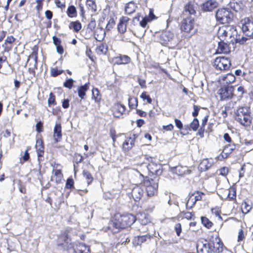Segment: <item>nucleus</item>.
<instances>
[{"instance_id": "f3484780", "label": "nucleus", "mask_w": 253, "mask_h": 253, "mask_svg": "<svg viewBox=\"0 0 253 253\" xmlns=\"http://www.w3.org/2000/svg\"><path fill=\"white\" fill-rule=\"evenodd\" d=\"M129 18L126 16H123L120 19V22L118 25V30L121 33H124L126 29V24L129 21Z\"/></svg>"}, {"instance_id": "79ce46f5", "label": "nucleus", "mask_w": 253, "mask_h": 253, "mask_svg": "<svg viewBox=\"0 0 253 253\" xmlns=\"http://www.w3.org/2000/svg\"><path fill=\"white\" fill-rule=\"evenodd\" d=\"M242 212L244 213H248L252 209V207L251 205L248 204L247 202H244L241 206Z\"/></svg>"}, {"instance_id": "20e7f679", "label": "nucleus", "mask_w": 253, "mask_h": 253, "mask_svg": "<svg viewBox=\"0 0 253 253\" xmlns=\"http://www.w3.org/2000/svg\"><path fill=\"white\" fill-rule=\"evenodd\" d=\"M215 16L217 21L222 24H226L229 23L232 21L233 15L228 9L221 8L216 11Z\"/></svg>"}, {"instance_id": "ddd939ff", "label": "nucleus", "mask_w": 253, "mask_h": 253, "mask_svg": "<svg viewBox=\"0 0 253 253\" xmlns=\"http://www.w3.org/2000/svg\"><path fill=\"white\" fill-rule=\"evenodd\" d=\"M136 138V136L134 134H130L128 137H126L123 144V149L126 151H127L131 149L134 145Z\"/></svg>"}, {"instance_id": "8fccbe9b", "label": "nucleus", "mask_w": 253, "mask_h": 253, "mask_svg": "<svg viewBox=\"0 0 253 253\" xmlns=\"http://www.w3.org/2000/svg\"><path fill=\"white\" fill-rule=\"evenodd\" d=\"M92 98H93L95 102H98L100 100V97L99 96V91L97 89L92 90Z\"/></svg>"}, {"instance_id": "c03bdc74", "label": "nucleus", "mask_w": 253, "mask_h": 253, "mask_svg": "<svg viewBox=\"0 0 253 253\" xmlns=\"http://www.w3.org/2000/svg\"><path fill=\"white\" fill-rule=\"evenodd\" d=\"M201 221L203 225L208 228H210L213 225L212 223L206 217L202 216Z\"/></svg>"}, {"instance_id": "49530a36", "label": "nucleus", "mask_w": 253, "mask_h": 253, "mask_svg": "<svg viewBox=\"0 0 253 253\" xmlns=\"http://www.w3.org/2000/svg\"><path fill=\"white\" fill-rule=\"evenodd\" d=\"M64 239V243L62 244V245L64 246V249L68 250L69 249L72 247L71 244V240L69 239L67 235H66Z\"/></svg>"}, {"instance_id": "2eb2a0df", "label": "nucleus", "mask_w": 253, "mask_h": 253, "mask_svg": "<svg viewBox=\"0 0 253 253\" xmlns=\"http://www.w3.org/2000/svg\"><path fill=\"white\" fill-rule=\"evenodd\" d=\"M174 37V34L169 31L163 32L160 36V40L162 44H166L168 42L170 41Z\"/></svg>"}, {"instance_id": "5701e85b", "label": "nucleus", "mask_w": 253, "mask_h": 253, "mask_svg": "<svg viewBox=\"0 0 253 253\" xmlns=\"http://www.w3.org/2000/svg\"><path fill=\"white\" fill-rule=\"evenodd\" d=\"M36 147L38 156V160L39 161H42V157L43 156L44 154V148L41 140H38L37 141Z\"/></svg>"}, {"instance_id": "680f3d73", "label": "nucleus", "mask_w": 253, "mask_h": 253, "mask_svg": "<svg viewBox=\"0 0 253 253\" xmlns=\"http://www.w3.org/2000/svg\"><path fill=\"white\" fill-rule=\"evenodd\" d=\"M75 162L78 164L79 163H80L83 160V157L80 154H76L74 158Z\"/></svg>"}, {"instance_id": "603ef678", "label": "nucleus", "mask_w": 253, "mask_h": 253, "mask_svg": "<svg viewBox=\"0 0 253 253\" xmlns=\"http://www.w3.org/2000/svg\"><path fill=\"white\" fill-rule=\"evenodd\" d=\"M74 83V80L72 79H67L64 83V86L69 89L71 88Z\"/></svg>"}, {"instance_id": "0e129e2a", "label": "nucleus", "mask_w": 253, "mask_h": 253, "mask_svg": "<svg viewBox=\"0 0 253 253\" xmlns=\"http://www.w3.org/2000/svg\"><path fill=\"white\" fill-rule=\"evenodd\" d=\"M14 41H15V38L13 36H10L7 37L6 38V39L5 40V42H6V43H7L8 44L12 45V43L14 42Z\"/></svg>"}, {"instance_id": "ea45409f", "label": "nucleus", "mask_w": 253, "mask_h": 253, "mask_svg": "<svg viewBox=\"0 0 253 253\" xmlns=\"http://www.w3.org/2000/svg\"><path fill=\"white\" fill-rule=\"evenodd\" d=\"M67 15L70 17H75L77 16V10L74 5L68 7L67 11Z\"/></svg>"}, {"instance_id": "f704fd0d", "label": "nucleus", "mask_w": 253, "mask_h": 253, "mask_svg": "<svg viewBox=\"0 0 253 253\" xmlns=\"http://www.w3.org/2000/svg\"><path fill=\"white\" fill-rule=\"evenodd\" d=\"M77 252L78 253H89V249L83 243H80L77 248Z\"/></svg>"}, {"instance_id": "052dcab7", "label": "nucleus", "mask_w": 253, "mask_h": 253, "mask_svg": "<svg viewBox=\"0 0 253 253\" xmlns=\"http://www.w3.org/2000/svg\"><path fill=\"white\" fill-rule=\"evenodd\" d=\"M74 181L72 178H68L67 180L66 187L67 188L70 189L73 186Z\"/></svg>"}, {"instance_id": "5fc2aeb1", "label": "nucleus", "mask_w": 253, "mask_h": 253, "mask_svg": "<svg viewBox=\"0 0 253 253\" xmlns=\"http://www.w3.org/2000/svg\"><path fill=\"white\" fill-rule=\"evenodd\" d=\"M96 26V21L94 18H91L89 24H88L87 28L90 30H93Z\"/></svg>"}, {"instance_id": "a878e982", "label": "nucleus", "mask_w": 253, "mask_h": 253, "mask_svg": "<svg viewBox=\"0 0 253 253\" xmlns=\"http://www.w3.org/2000/svg\"><path fill=\"white\" fill-rule=\"evenodd\" d=\"M137 4L133 1L128 2L125 6V11L127 14H131L135 12Z\"/></svg>"}, {"instance_id": "c9c22d12", "label": "nucleus", "mask_w": 253, "mask_h": 253, "mask_svg": "<svg viewBox=\"0 0 253 253\" xmlns=\"http://www.w3.org/2000/svg\"><path fill=\"white\" fill-rule=\"evenodd\" d=\"M137 218L139 222L142 225L147 224L149 220L145 213H139L137 214Z\"/></svg>"}, {"instance_id": "a19ab883", "label": "nucleus", "mask_w": 253, "mask_h": 253, "mask_svg": "<svg viewBox=\"0 0 253 253\" xmlns=\"http://www.w3.org/2000/svg\"><path fill=\"white\" fill-rule=\"evenodd\" d=\"M128 105L131 109L136 108L138 105L137 98L133 97H129L128 98Z\"/></svg>"}, {"instance_id": "4be33fe9", "label": "nucleus", "mask_w": 253, "mask_h": 253, "mask_svg": "<svg viewBox=\"0 0 253 253\" xmlns=\"http://www.w3.org/2000/svg\"><path fill=\"white\" fill-rule=\"evenodd\" d=\"M126 107L120 103H116L114 106V113L116 117H120L125 112Z\"/></svg>"}, {"instance_id": "6ab92c4d", "label": "nucleus", "mask_w": 253, "mask_h": 253, "mask_svg": "<svg viewBox=\"0 0 253 253\" xmlns=\"http://www.w3.org/2000/svg\"><path fill=\"white\" fill-rule=\"evenodd\" d=\"M235 148L236 146L234 143L226 145L221 154L222 158H226Z\"/></svg>"}, {"instance_id": "9b49d317", "label": "nucleus", "mask_w": 253, "mask_h": 253, "mask_svg": "<svg viewBox=\"0 0 253 253\" xmlns=\"http://www.w3.org/2000/svg\"><path fill=\"white\" fill-rule=\"evenodd\" d=\"M234 88L233 86L222 87L219 89L218 93L220 96L221 100L231 99L234 95Z\"/></svg>"}, {"instance_id": "58836bf2", "label": "nucleus", "mask_w": 253, "mask_h": 253, "mask_svg": "<svg viewBox=\"0 0 253 253\" xmlns=\"http://www.w3.org/2000/svg\"><path fill=\"white\" fill-rule=\"evenodd\" d=\"M69 28L71 29L73 28L74 31L76 32H79L82 28V24L79 21L72 22L70 24Z\"/></svg>"}, {"instance_id": "1a4fd4ad", "label": "nucleus", "mask_w": 253, "mask_h": 253, "mask_svg": "<svg viewBox=\"0 0 253 253\" xmlns=\"http://www.w3.org/2000/svg\"><path fill=\"white\" fill-rule=\"evenodd\" d=\"M147 160L150 162L147 165V168L149 171L154 174H161L162 172L161 164L155 162L154 158L151 157L147 158Z\"/></svg>"}, {"instance_id": "864d4df0", "label": "nucleus", "mask_w": 253, "mask_h": 253, "mask_svg": "<svg viewBox=\"0 0 253 253\" xmlns=\"http://www.w3.org/2000/svg\"><path fill=\"white\" fill-rule=\"evenodd\" d=\"M2 47L3 48V52H8L12 49V46L4 42V43L2 45Z\"/></svg>"}, {"instance_id": "774afa93", "label": "nucleus", "mask_w": 253, "mask_h": 253, "mask_svg": "<svg viewBox=\"0 0 253 253\" xmlns=\"http://www.w3.org/2000/svg\"><path fill=\"white\" fill-rule=\"evenodd\" d=\"M194 111L192 112V115L194 117H196L198 116L199 113V111L200 110V107L197 105H194L193 106Z\"/></svg>"}, {"instance_id": "9d476101", "label": "nucleus", "mask_w": 253, "mask_h": 253, "mask_svg": "<svg viewBox=\"0 0 253 253\" xmlns=\"http://www.w3.org/2000/svg\"><path fill=\"white\" fill-rule=\"evenodd\" d=\"M209 248L213 252L219 253L222 252L223 245L218 236L212 237V240L209 244Z\"/></svg>"}, {"instance_id": "39448f33", "label": "nucleus", "mask_w": 253, "mask_h": 253, "mask_svg": "<svg viewBox=\"0 0 253 253\" xmlns=\"http://www.w3.org/2000/svg\"><path fill=\"white\" fill-rule=\"evenodd\" d=\"M240 24L244 34L251 38H253V19L245 18L240 21Z\"/></svg>"}, {"instance_id": "4c0bfd02", "label": "nucleus", "mask_w": 253, "mask_h": 253, "mask_svg": "<svg viewBox=\"0 0 253 253\" xmlns=\"http://www.w3.org/2000/svg\"><path fill=\"white\" fill-rule=\"evenodd\" d=\"M86 5L87 8L92 12H95L96 11V5L94 0H86Z\"/></svg>"}, {"instance_id": "a18cd8bd", "label": "nucleus", "mask_w": 253, "mask_h": 253, "mask_svg": "<svg viewBox=\"0 0 253 253\" xmlns=\"http://www.w3.org/2000/svg\"><path fill=\"white\" fill-rule=\"evenodd\" d=\"M190 127L193 130L196 131L198 129L199 126V121L197 118H194L193 121L191 123Z\"/></svg>"}, {"instance_id": "0eeeda50", "label": "nucleus", "mask_w": 253, "mask_h": 253, "mask_svg": "<svg viewBox=\"0 0 253 253\" xmlns=\"http://www.w3.org/2000/svg\"><path fill=\"white\" fill-rule=\"evenodd\" d=\"M194 26V19L191 17H188L184 19L182 21L181 25V30L186 33L192 35L195 33Z\"/></svg>"}, {"instance_id": "2f4dec72", "label": "nucleus", "mask_w": 253, "mask_h": 253, "mask_svg": "<svg viewBox=\"0 0 253 253\" xmlns=\"http://www.w3.org/2000/svg\"><path fill=\"white\" fill-rule=\"evenodd\" d=\"M88 83L85 84L78 88V95L81 99H83L85 95V92L88 89Z\"/></svg>"}, {"instance_id": "6e6d98bb", "label": "nucleus", "mask_w": 253, "mask_h": 253, "mask_svg": "<svg viewBox=\"0 0 253 253\" xmlns=\"http://www.w3.org/2000/svg\"><path fill=\"white\" fill-rule=\"evenodd\" d=\"M48 103L49 105L55 104V96L52 93H50L49 97L48 99Z\"/></svg>"}, {"instance_id": "4468645a", "label": "nucleus", "mask_w": 253, "mask_h": 253, "mask_svg": "<svg viewBox=\"0 0 253 253\" xmlns=\"http://www.w3.org/2000/svg\"><path fill=\"white\" fill-rule=\"evenodd\" d=\"M144 194V189L140 185H136L132 189L131 195L135 201L140 200Z\"/></svg>"}, {"instance_id": "423d86ee", "label": "nucleus", "mask_w": 253, "mask_h": 253, "mask_svg": "<svg viewBox=\"0 0 253 253\" xmlns=\"http://www.w3.org/2000/svg\"><path fill=\"white\" fill-rule=\"evenodd\" d=\"M230 60L224 56L218 57L213 62V66L217 71H219L226 70L230 68Z\"/></svg>"}, {"instance_id": "473e14b6", "label": "nucleus", "mask_w": 253, "mask_h": 253, "mask_svg": "<svg viewBox=\"0 0 253 253\" xmlns=\"http://www.w3.org/2000/svg\"><path fill=\"white\" fill-rule=\"evenodd\" d=\"M211 166V163L209 162L208 159H204L199 165V168L201 170L205 171L208 169Z\"/></svg>"}, {"instance_id": "393cba45", "label": "nucleus", "mask_w": 253, "mask_h": 253, "mask_svg": "<svg viewBox=\"0 0 253 253\" xmlns=\"http://www.w3.org/2000/svg\"><path fill=\"white\" fill-rule=\"evenodd\" d=\"M61 126L60 124H56L54 128L53 137L55 142H58L61 138Z\"/></svg>"}, {"instance_id": "72a5a7b5", "label": "nucleus", "mask_w": 253, "mask_h": 253, "mask_svg": "<svg viewBox=\"0 0 253 253\" xmlns=\"http://www.w3.org/2000/svg\"><path fill=\"white\" fill-rule=\"evenodd\" d=\"M196 7L194 4L189 3L185 6V12L191 15L194 14L196 13Z\"/></svg>"}, {"instance_id": "69168bd1", "label": "nucleus", "mask_w": 253, "mask_h": 253, "mask_svg": "<svg viewBox=\"0 0 253 253\" xmlns=\"http://www.w3.org/2000/svg\"><path fill=\"white\" fill-rule=\"evenodd\" d=\"M174 122H175V126L178 129H181L182 128L183 124L180 120H179L177 119H175L174 120Z\"/></svg>"}, {"instance_id": "bb28decb", "label": "nucleus", "mask_w": 253, "mask_h": 253, "mask_svg": "<svg viewBox=\"0 0 253 253\" xmlns=\"http://www.w3.org/2000/svg\"><path fill=\"white\" fill-rule=\"evenodd\" d=\"M175 172L179 175H183L184 174L189 173L190 170L189 168L186 166H178L175 168Z\"/></svg>"}, {"instance_id": "a211bd4d", "label": "nucleus", "mask_w": 253, "mask_h": 253, "mask_svg": "<svg viewBox=\"0 0 253 253\" xmlns=\"http://www.w3.org/2000/svg\"><path fill=\"white\" fill-rule=\"evenodd\" d=\"M63 178V174L60 170L53 169L52 170L51 180L55 182L56 183L61 182Z\"/></svg>"}, {"instance_id": "7c9ffc66", "label": "nucleus", "mask_w": 253, "mask_h": 253, "mask_svg": "<svg viewBox=\"0 0 253 253\" xmlns=\"http://www.w3.org/2000/svg\"><path fill=\"white\" fill-rule=\"evenodd\" d=\"M130 58L126 55H121L116 58V62L118 64H125L129 63Z\"/></svg>"}, {"instance_id": "aec40b11", "label": "nucleus", "mask_w": 253, "mask_h": 253, "mask_svg": "<svg viewBox=\"0 0 253 253\" xmlns=\"http://www.w3.org/2000/svg\"><path fill=\"white\" fill-rule=\"evenodd\" d=\"M219 80L221 83L223 84H229L235 81V77L233 74L229 73L220 77Z\"/></svg>"}, {"instance_id": "f257e3e1", "label": "nucleus", "mask_w": 253, "mask_h": 253, "mask_svg": "<svg viewBox=\"0 0 253 253\" xmlns=\"http://www.w3.org/2000/svg\"><path fill=\"white\" fill-rule=\"evenodd\" d=\"M136 219L135 217L131 214L116 215L115 218L110 222L108 229L113 233L117 232L119 229L130 226Z\"/></svg>"}, {"instance_id": "cd10ccee", "label": "nucleus", "mask_w": 253, "mask_h": 253, "mask_svg": "<svg viewBox=\"0 0 253 253\" xmlns=\"http://www.w3.org/2000/svg\"><path fill=\"white\" fill-rule=\"evenodd\" d=\"M150 236L149 235H145L142 236H138L135 237L133 243L137 245H140L141 244L145 242L148 239H150Z\"/></svg>"}, {"instance_id": "09e8293b", "label": "nucleus", "mask_w": 253, "mask_h": 253, "mask_svg": "<svg viewBox=\"0 0 253 253\" xmlns=\"http://www.w3.org/2000/svg\"><path fill=\"white\" fill-rule=\"evenodd\" d=\"M140 98L143 99V101L146 100L147 103H151L152 100L149 95H147L146 92H143L140 95Z\"/></svg>"}, {"instance_id": "f03ea898", "label": "nucleus", "mask_w": 253, "mask_h": 253, "mask_svg": "<svg viewBox=\"0 0 253 253\" xmlns=\"http://www.w3.org/2000/svg\"><path fill=\"white\" fill-rule=\"evenodd\" d=\"M251 114L249 107H240L235 112V118L241 125L245 126H249L251 125L253 120Z\"/></svg>"}, {"instance_id": "e433bc0d", "label": "nucleus", "mask_w": 253, "mask_h": 253, "mask_svg": "<svg viewBox=\"0 0 253 253\" xmlns=\"http://www.w3.org/2000/svg\"><path fill=\"white\" fill-rule=\"evenodd\" d=\"M137 218L139 222L142 225L147 224L149 220L145 213H139L137 214Z\"/></svg>"}, {"instance_id": "4d7b16f0", "label": "nucleus", "mask_w": 253, "mask_h": 253, "mask_svg": "<svg viewBox=\"0 0 253 253\" xmlns=\"http://www.w3.org/2000/svg\"><path fill=\"white\" fill-rule=\"evenodd\" d=\"M228 169L227 167H223L219 169V174L222 176H226L228 173Z\"/></svg>"}, {"instance_id": "bf43d9fd", "label": "nucleus", "mask_w": 253, "mask_h": 253, "mask_svg": "<svg viewBox=\"0 0 253 253\" xmlns=\"http://www.w3.org/2000/svg\"><path fill=\"white\" fill-rule=\"evenodd\" d=\"M211 213L215 215V216L218 217L219 218H221L220 215V211L219 209L217 208H213L211 210Z\"/></svg>"}, {"instance_id": "6e6552de", "label": "nucleus", "mask_w": 253, "mask_h": 253, "mask_svg": "<svg viewBox=\"0 0 253 253\" xmlns=\"http://www.w3.org/2000/svg\"><path fill=\"white\" fill-rule=\"evenodd\" d=\"M204 194L202 192L195 191L189 194V198L187 201L186 206L187 209H191L196 204L197 201L202 199Z\"/></svg>"}, {"instance_id": "dca6fc26", "label": "nucleus", "mask_w": 253, "mask_h": 253, "mask_svg": "<svg viewBox=\"0 0 253 253\" xmlns=\"http://www.w3.org/2000/svg\"><path fill=\"white\" fill-rule=\"evenodd\" d=\"M218 6L217 2L214 0H209L203 4V9L206 11H211Z\"/></svg>"}, {"instance_id": "13d9d810", "label": "nucleus", "mask_w": 253, "mask_h": 253, "mask_svg": "<svg viewBox=\"0 0 253 253\" xmlns=\"http://www.w3.org/2000/svg\"><path fill=\"white\" fill-rule=\"evenodd\" d=\"M174 229L176 231L177 236H179L181 232V225L180 223H177L175 224Z\"/></svg>"}, {"instance_id": "7ed1b4c3", "label": "nucleus", "mask_w": 253, "mask_h": 253, "mask_svg": "<svg viewBox=\"0 0 253 253\" xmlns=\"http://www.w3.org/2000/svg\"><path fill=\"white\" fill-rule=\"evenodd\" d=\"M236 33L235 28L231 26H223L220 27L217 32V36L221 41H225L227 42H230V39L234 37Z\"/></svg>"}, {"instance_id": "b1692460", "label": "nucleus", "mask_w": 253, "mask_h": 253, "mask_svg": "<svg viewBox=\"0 0 253 253\" xmlns=\"http://www.w3.org/2000/svg\"><path fill=\"white\" fill-rule=\"evenodd\" d=\"M150 21H151V19H150L149 17L145 16L143 18L139 23L142 29L137 32V36H141L144 34L145 32L144 28L146 27L148 22H150Z\"/></svg>"}, {"instance_id": "e2e57ef3", "label": "nucleus", "mask_w": 253, "mask_h": 253, "mask_svg": "<svg viewBox=\"0 0 253 253\" xmlns=\"http://www.w3.org/2000/svg\"><path fill=\"white\" fill-rule=\"evenodd\" d=\"M244 238H245V236H244L243 230L242 229H240L239 233H238V241L240 242L241 241H242Z\"/></svg>"}, {"instance_id": "338daca9", "label": "nucleus", "mask_w": 253, "mask_h": 253, "mask_svg": "<svg viewBox=\"0 0 253 253\" xmlns=\"http://www.w3.org/2000/svg\"><path fill=\"white\" fill-rule=\"evenodd\" d=\"M62 71H59L57 69H52L51 71V74L52 76L55 77L58 75H60L62 73Z\"/></svg>"}, {"instance_id": "f8f14e48", "label": "nucleus", "mask_w": 253, "mask_h": 253, "mask_svg": "<svg viewBox=\"0 0 253 253\" xmlns=\"http://www.w3.org/2000/svg\"><path fill=\"white\" fill-rule=\"evenodd\" d=\"M145 190L148 196H153L157 193L158 184L157 180L151 179L145 182Z\"/></svg>"}, {"instance_id": "37998d69", "label": "nucleus", "mask_w": 253, "mask_h": 253, "mask_svg": "<svg viewBox=\"0 0 253 253\" xmlns=\"http://www.w3.org/2000/svg\"><path fill=\"white\" fill-rule=\"evenodd\" d=\"M228 197L227 199L229 200H233L236 199V192L234 188L231 187L229 188V192L228 193Z\"/></svg>"}, {"instance_id": "de8ad7c7", "label": "nucleus", "mask_w": 253, "mask_h": 253, "mask_svg": "<svg viewBox=\"0 0 253 253\" xmlns=\"http://www.w3.org/2000/svg\"><path fill=\"white\" fill-rule=\"evenodd\" d=\"M83 175L86 179L88 184H89L93 180V177L91 173L87 171L84 170L83 172Z\"/></svg>"}, {"instance_id": "c756f323", "label": "nucleus", "mask_w": 253, "mask_h": 253, "mask_svg": "<svg viewBox=\"0 0 253 253\" xmlns=\"http://www.w3.org/2000/svg\"><path fill=\"white\" fill-rule=\"evenodd\" d=\"M108 51V46L106 43H101L96 48V52L99 54H105Z\"/></svg>"}, {"instance_id": "c85d7f7f", "label": "nucleus", "mask_w": 253, "mask_h": 253, "mask_svg": "<svg viewBox=\"0 0 253 253\" xmlns=\"http://www.w3.org/2000/svg\"><path fill=\"white\" fill-rule=\"evenodd\" d=\"M94 35L96 39L100 41L105 37V32L103 28H97L94 32Z\"/></svg>"}, {"instance_id": "412c9836", "label": "nucleus", "mask_w": 253, "mask_h": 253, "mask_svg": "<svg viewBox=\"0 0 253 253\" xmlns=\"http://www.w3.org/2000/svg\"><path fill=\"white\" fill-rule=\"evenodd\" d=\"M217 51L219 53H227L230 51L229 45L224 41L219 42L217 49Z\"/></svg>"}, {"instance_id": "3c124183", "label": "nucleus", "mask_w": 253, "mask_h": 253, "mask_svg": "<svg viewBox=\"0 0 253 253\" xmlns=\"http://www.w3.org/2000/svg\"><path fill=\"white\" fill-rule=\"evenodd\" d=\"M229 192V189L221 190L219 191V193L220 194V196L222 199H227L228 197V193Z\"/></svg>"}]
</instances>
